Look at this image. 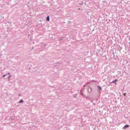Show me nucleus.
Instances as JSON below:
<instances>
[{
    "instance_id": "nucleus-1",
    "label": "nucleus",
    "mask_w": 130,
    "mask_h": 130,
    "mask_svg": "<svg viewBox=\"0 0 130 130\" xmlns=\"http://www.w3.org/2000/svg\"><path fill=\"white\" fill-rule=\"evenodd\" d=\"M128 127H129V125H125V126L123 127V129H125V128H127Z\"/></svg>"
},
{
    "instance_id": "nucleus-2",
    "label": "nucleus",
    "mask_w": 130,
    "mask_h": 130,
    "mask_svg": "<svg viewBox=\"0 0 130 130\" xmlns=\"http://www.w3.org/2000/svg\"><path fill=\"white\" fill-rule=\"evenodd\" d=\"M116 82H117V79H116L115 81H113L112 82V83L115 84V85H116Z\"/></svg>"
},
{
    "instance_id": "nucleus-3",
    "label": "nucleus",
    "mask_w": 130,
    "mask_h": 130,
    "mask_svg": "<svg viewBox=\"0 0 130 130\" xmlns=\"http://www.w3.org/2000/svg\"><path fill=\"white\" fill-rule=\"evenodd\" d=\"M46 20L48 21V22H49V16H48L46 18Z\"/></svg>"
},
{
    "instance_id": "nucleus-4",
    "label": "nucleus",
    "mask_w": 130,
    "mask_h": 130,
    "mask_svg": "<svg viewBox=\"0 0 130 130\" xmlns=\"http://www.w3.org/2000/svg\"><path fill=\"white\" fill-rule=\"evenodd\" d=\"M23 102H24L23 100H20V101H19V103H23Z\"/></svg>"
},
{
    "instance_id": "nucleus-5",
    "label": "nucleus",
    "mask_w": 130,
    "mask_h": 130,
    "mask_svg": "<svg viewBox=\"0 0 130 130\" xmlns=\"http://www.w3.org/2000/svg\"><path fill=\"white\" fill-rule=\"evenodd\" d=\"M98 88L100 89V90H102V89L101 88V87L100 86H98Z\"/></svg>"
},
{
    "instance_id": "nucleus-6",
    "label": "nucleus",
    "mask_w": 130,
    "mask_h": 130,
    "mask_svg": "<svg viewBox=\"0 0 130 130\" xmlns=\"http://www.w3.org/2000/svg\"><path fill=\"white\" fill-rule=\"evenodd\" d=\"M7 75H3V78H5Z\"/></svg>"
},
{
    "instance_id": "nucleus-7",
    "label": "nucleus",
    "mask_w": 130,
    "mask_h": 130,
    "mask_svg": "<svg viewBox=\"0 0 130 130\" xmlns=\"http://www.w3.org/2000/svg\"><path fill=\"white\" fill-rule=\"evenodd\" d=\"M126 95V93H124V96H125Z\"/></svg>"
},
{
    "instance_id": "nucleus-8",
    "label": "nucleus",
    "mask_w": 130,
    "mask_h": 130,
    "mask_svg": "<svg viewBox=\"0 0 130 130\" xmlns=\"http://www.w3.org/2000/svg\"><path fill=\"white\" fill-rule=\"evenodd\" d=\"M8 75H10V73H8Z\"/></svg>"
}]
</instances>
